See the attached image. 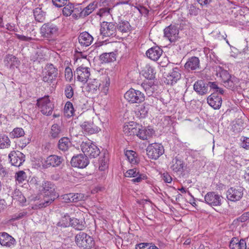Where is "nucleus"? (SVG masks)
I'll return each mask as SVG.
<instances>
[{
	"label": "nucleus",
	"instance_id": "obj_1",
	"mask_svg": "<svg viewBox=\"0 0 249 249\" xmlns=\"http://www.w3.org/2000/svg\"><path fill=\"white\" fill-rule=\"evenodd\" d=\"M102 83L96 79H89L87 86V91L92 93H96L101 90L106 95L107 93L110 83V78L108 75L102 77Z\"/></svg>",
	"mask_w": 249,
	"mask_h": 249
},
{
	"label": "nucleus",
	"instance_id": "obj_2",
	"mask_svg": "<svg viewBox=\"0 0 249 249\" xmlns=\"http://www.w3.org/2000/svg\"><path fill=\"white\" fill-rule=\"evenodd\" d=\"M43 191L45 193H49V196H44L38 204L39 208H45L50 205L57 197L54 192V185L50 181H45L42 184Z\"/></svg>",
	"mask_w": 249,
	"mask_h": 249
},
{
	"label": "nucleus",
	"instance_id": "obj_3",
	"mask_svg": "<svg viewBox=\"0 0 249 249\" xmlns=\"http://www.w3.org/2000/svg\"><path fill=\"white\" fill-rule=\"evenodd\" d=\"M58 27L50 22L44 23L41 27L40 34L44 38L48 40H54L58 34Z\"/></svg>",
	"mask_w": 249,
	"mask_h": 249
},
{
	"label": "nucleus",
	"instance_id": "obj_4",
	"mask_svg": "<svg viewBox=\"0 0 249 249\" xmlns=\"http://www.w3.org/2000/svg\"><path fill=\"white\" fill-rule=\"evenodd\" d=\"M76 245L84 249H90L94 245L93 239L84 232H80L75 237Z\"/></svg>",
	"mask_w": 249,
	"mask_h": 249
},
{
	"label": "nucleus",
	"instance_id": "obj_5",
	"mask_svg": "<svg viewBox=\"0 0 249 249\" xmlns=\"http://www.w3.org/2000/svg\"><path fill=\"white\" fill-rule=\"evenodd\" d=\"M81 149L84 155L90 158H95L100 153L99 148L90 142H82L81 144Z\"/></svg>",
	"mask_w": 249,
	"mask_h": 249
},
{
	"label": "nucleus",
	"instance_id": "obj_6",
	"mask_svg": "<svg viewBox=\"0 0 249 249\" xmlns=\"http://www.w3.org/2000/svg\"><path fill=\"white\" fill-rule=\"evenodd\" d=\"M36 105L42 113L47 116L52 114L54 108L53 105L51 102L49 96H45L38 99Z\"/></svg>",
	"mask_w": 249,
	"mask_h": 249
},
{
	"label": "nucleus",
	"instance_id": "obj_7",
	"mask_svg": "<svg viewBox=\"0 0 249 249\" xmlns=\"http://www.w3.org/2000/svg\"><path fill=\"white\" fill-rule=\"evenodd\" d=\"M124 98L131 103H141L145 100L144 94L139 90L130 89L124 95Z\"/></svg>",
	"mask_w": 249,
	"mask_h": 249
},
{
	"label": "nucleus",
	"instance_id": "obj_8",
	"mask_svg": "<svg viewBox=\"0 0 249 249\" xmlns=\"http://www.w3.org/2000/svg\"><path fill=\"white\" fill-rule=\"evenodd\" d=\"M58 75L57 69L53 64H48L43 72L42 80L51 84L54 81Z\"/></svg>",
	"mask_w": 249,
	"mask_h": 249
},
{
	"label": "nucleus",
	"instance_id": "obj_9",
	"mask_svg": "<svg viewBox=\"0 0 249 249\" xmlns=\"http://www.w3.org/2000/svg\"><path fill=\"white\" fill-rule=\"evenodd\" d=\"M146 151L148 157L155 160L164 153V150L161 144L153 143L147 146Z\"/></svg>",
	"mask_w": 249,
	"mask_h": 249
},
{
	"label": "nucleus",
	"instance_id": "obj_10",
	"mask_svg": "<svg viewBox=\"0 0 249 249\" xmlns=\"http://www.w3.org/2000/svg\"><path fill=\"white\" fill-rule=\"evenodd\" d=\"M244 188L241 186L230 188L227 191V198L231 201H237L243 197Z\"/></svg>",
	"mask_w": 249,
	"mask_h": 249
},
{
	"label": "nucleus",
	"instance_id": "obj_11",
	"mask_svg": "<svg viewBox=\"0 0 249 249\" xmlns=\"http://www.w3.org/2000/svg\"><path fill=\"white\" fill-rule=\"evenodd\" d=\"M100 31L103 36H113L116 35V26L113 22L104 21L101 23Z\"/></svg>",
	"mask_w": 249,
	"mask_h": 249
},
{
	"label": "nucleus",
	"instance_id": "obj_12",
	"mask_svg": "<svg viewBox=\"0 0 249 249\" xmlns=\"http://www.w3.org/2000/svg\"><path fill=\"white\" fill-rule=\"evenodd\" d=\"M205 202L212 207L220 206L222 204V197L214 192H210L204 197Z\"/></svg>",
	"mask_w": 249,
	"mask_h": 249
},
{
	"label": "nucleus",
	"instance_id": "obj_13",
	"mask_svg": "<svg viewBox=\"0 0 249 249\" xmlns=\"http://www.w3.org/2000/svg\"><path fill=\"white\" fill-rule=\"evenodd\" d=\"M72 166L79 168L86 167L89 163L88 158L84 154H79L73 156L71 161Z\"/></svg>",
	"mask_w": 249,
	"mask_h": 249
},
{
	"label": "nucleus",
	"instance_id": "obj_14",
	"mask_svg": "<svg viewBox=\"0 0 249 249\" xmlns=\"http://www.w3.org/2000/svg\"><path fill=\"white\" fill-rule=\"evenodd\" d=\"M154 133V130L150 126L146 127L142 125H137V133L136 135L142 140H147L151 137Z\"/></svg>",
	"mask_w": 249,
	"mask_h": 249
},
{
	"label": "nucleus",
	"instance_id": "obj_15",
	"mask_svg": "<svg viewBox=\"0 0 249 249\" xmlns=\"http://www.w3.org/2000/svg\"><path fill=\"white\" fill-rule=\"evenodd\" d=\"M9 158L12 165L16 167H19L25 161V155L18 151H12L9 154Z\"/></svg>",
	"mask_w": 249,
	"mask_h": 249
},
{
	"label": "nucleus",
	"instance_id": "obj_16",
	"mask_svg": "<svg viewBox=\"0 0 249 249\" xmlns=\"http://www.w3.org/2000/svg\"><path fill=\"white\" fill-rule=\"evenodd\" d=\"M125 177L131 178L136 177L131 180L132 182H140L142 180L146 179L147 178L146 175L144 174H140L139 170L137 168H133L127 170L124 174Z\"/></svg>",
	"mask_w": 249,
	"mask_h": 249
},
{
	"label": "nucleus",
	"instance_id": "obj_17",
	"mask_svg": "<svg viewBox=\"0 0 249 249\" xmlns=\"http://www.w3.org/2000/svg\"><path fill=\"white\" fill-rule=\"evenodd\" d=\"M16 243L15 239L6 232H0V244L4 247L12 248Z\"/></svg>",
	"mask_w": 249,
	"mask_h": 249
},
{
	"label": "nucleus",
	"instance_id": "obj_18",
	"mask_svg": "<svg viewBox=\"0 0 249 249\" xmlns=\"http://www.w3.org/2000/svg\"><path fill=\"white\" fill-rule=\"evenodd\" d=\"M179 31L178 28L171 25L164 30V36L167 37L171 42L175 41L178 37Z\"/></svg>",
	"mask_w": 249,
	"mask_h": 249
},
{
	"label": "nucleus",
	"instance_id": "obj_19",
	"mask_svg": "<svg viewBox=\"0 0 249 249\" xmlns=\"http://www.w3.org/2000/svg\"><path fill=\"white\" fill-rule=\"evenodd\" d=\"M63 161V158L61 156L55 155H50L47 158L43 165L46 167H57L60 166Z\"/></svg>",
	"mask_w": 249,
	"mask_h": 249
},
{
	"label": "nucleus",
	"instance_id": "obj_20",
	"mask_svg": "<svg viewBox=\"0 0 249 249\" xmlns=\"http://www.w3.org/2000/svg\"><path fill=\"white\" fill-rule=\"evenodd\" d=\"M89 70V68L83 66H80L77 68L76 73L77 79L83 83L87 82L90 75Z\"/></svg>",
	"mask_w": 249,
	"mask_h": 249
},
{
	"label": "nucleus",
	"instance_id": "obj_21",
	"mask_svg": "<svg viewBox=\"0 0 249 249\" xmlns=\"http://www.w3.org/2000/svg\"><path fill=\"white\" fill-rule=\"evenodd\" d=\"M78 40L81 47H87L92 43L93 37L88 32H84L79 35Z\"/></svg>",
	"mask_w": 249,
	"mask_h": 249
},
{
	"label": "nucleus",
	"instance_id": "obj_22",
	"mask_svg": "<svg viewBox=\"0 0 249 249\" xmlns=\"http://www.w3.org/2000/svg\"><path fill=\"white\" fill-rule=\"evenodd\" d=\"M180 77V70L179 68L176 67L173 68L172 71L167 75L165 82L168 85H173L179 80Z\"/></svg>",
	"mask_w": 249,
	"mask_h": 249
},
{
	"label": "nucleus",
	"instance_id": "obj_23",
	"mask_svg": "<svg viewBox=\"0 0 249 249\" xmlns=\"http://www.w3.org/2000/svg\"><path fill=\"white\" fill-rule=\"evenodd\" d=\"M184 163L182 160L177 157L173 159L170 168L178 174H182L184 171Z\"/></svg>",
	"mask_w": 249,
	"mask_h": 249
},
{
	"label": "nucleus",
	"instance_id": "obj_24",
	"mask_svg": "<svg viewBox=\"0 0 249 249\" xmlns=\"http://www.w3.org/2000/svg\"><path fill=\"white\" fill-rule=\"evenodd\" d=\"M222 98L216 95V93H213L207 98L208 104L214 109H219L222 104Z\"/></svg>",
	"mask_w": 249,
	"mask_h": 249
},
{
	"label": "nucleus",
	"instance_id": "obj_25",
	"mask_svg": "<svg viewBox=\"0 0 249 249\" xmlns=\"http://www.w3.org/2000/svg\"><path fill=\"white\" fill-rule=\"evenodd\" d=\"M162 50L159 47L156 46L148 49L146 52V55L150 59L157 61L162 53Z\"/></svg>",
	"mask_w": 249,
	"mask_h": 249
},
{
	"label": "nucleus",
	"instance_id": "obj_26",
	"mask_svg": "<svg viewBox=\"0 0 249 249\" xmlns=\"http://www.w3.org/2000/svg\"><path fill=\"white\" fill-rule=\"evenodd\" d=\"M199 59L196 56L190 58L185 64L184 68L188 71L196 70L199 68Z\"/></svg>",
	"mask_w": 249,
	"mask_h": 249
},
{
	"label": "nucleus",
	"instance_id": "obj_27",
	"mask_svg": "<svg viewBox=\"0 0 249 249\" xmlns=\"http://www.w3.org/2000/svg\"><path fill=\"white\" fill-rule=\"evenodd\" d=\"M194 89L195 91L201 95L207 94L208 91L207 83L202 80L196 82L194 85Z\"/></svg>",
	"mask_w": 249,
	"mask_h": 249
},
{
	"label": "nucleus",
	"instance_id": "obj_28",
	"mask_svg": "<svg viewBox=\"0 0 249 249\" xmlns=\"http://www.w3.org/2000/svg\"><path fill=\"white\" fill-rule=\"evenodd\" d=\"M82 129L89 134L96 133L100 130V128L95 125L92 122H84L82 125Z\"/></svg>",
	"mask_w": 249,
	"mask_h": 249
},
{
	"label": "nucleus",
	"instance_id": "obj_29",
	"mask_svg": "<svg viewBox=\"0 0 249 249\" xmlns=\"http://www.w3.org/2000/svg\"><path fill=\"white\" fill-rule=\"evenodd\" d=\"M4 63L7 66L13 68L15 67L17 68L19 65L20 61L15 56L12 54H8L4 58Z\"/></svg>",
	"mask_w": 249,
	"mask_h": 249
},
{
	"label": "nucleus",
	"instance_id": "obj_30",
	"mask_svg": "<svg viewBox=\"0 0 249 249\" xmlns=\"http://www.w3.org/2000/svg\"><path fill=\"white\" fill-rule=\"evenodd\" d=\"M71 143L67 137H63L61 138L58 142V148L62 151L65 152L71 147Z\"/></svg>",
	"mask_w": 249,
	"mask_h": 249
},
{
	"label": "nucleus",
	"instance_id": "obj_31",
	"mask_svg": "<svg viewBox=\"0 0 249 249\" xmlns=\"http://www.w3.org/2000/svg\"><path fill=\"white\" fill-rule=\"evenodd\" d=\"M97 7V3L95 2L89 3L84 8L79 14V17L84 18L91 14Z\"/></svg>",
	"mask_w": 249,
	"mask_h": 249
},
{
	"label": "nucleus",
	"instance_id": "obj_32",
	"mask_svg": "<svg viewBox=\"0 0 249 249\" xmlns=\"http://www.w3.org/2000/svg\"><path fill=\"white\" fill-rule=\"evenodd\" d=\"M100 59L104 63L113 62L116 60V54L113 52L103 53L100 56Z\"/></svg>",
	"mask_w": 249,
	"mask_h": 249
},
{
	"label": "nucleus",
	"instance_id": "obj_33",
	"mask_svg": "<svg viewBox=\"0 0 249 249\" xmlns=\"http://www.w3.org/2000/svg\"><path fill=\"white\" fill-rule=\"evenodd\" d=\"M239 82V79L237 78L232 76L230 79L225 82L223 84L227 88L234 89L237 87Z\"/></svg>",
	"mask_w": 249,
	"mask_h": 249
},
{
	"label": "nucleus",
	"instance_id": "obj_34",
	"mask_svg": "<svg viewBox=\"0 0 249 249\" xmlns=\"http://www.w3.org/2000/svg\"><path fill=\"white\" fill-rule=\"evenodd\" d=\"M131 26L128 21L126 20H122L119 22L116 26L117 29L120 32L123 33H127L131 30Z\"/></svg>",
	"mask_w": 249,
	"mask_h": 249
},
{
	"label": "nucleus",
	"instance_id": "obj_35",
	"mask_svg": "<svg viewBox=\"0 0 249 249\" xmlns=\"http://www.w3.org/2000/svg\"><path fill=\"white\" fill-rule=\"evenodd\" d=\"M35 20L39 22H43L45 18V13L41 8H36L34 10Z\"/></svg>",
	"mask_w": 249,
	"mask_h": 249
},
{
	"label": "nucleus",
	"instance_id": "obj_36",
	"mask_svg": "<svg viewBox=\"0 0 249 249\" xmlns=\"http://www.w3.org/2000/svg\"><path fill=\"white\" fill-rule=\"evenodd\" d=\"M46 55L42 50H38L31 56V60L33 61L41 62L46 59Z\"/></svg>",
	"mask_w": 249,
	"mask_h": 249
},
{
	"label": "nucleus",
	"instance_id": "obj_37",
	"mask_svg": "<svg viewBox=\"0 0 249 249\" xmlns=\"http://www.w3.org/2000/svg\"><path fill=\"white\" fill-rule=\"evenodd\" d=\"M11 145L9 137L5 135H0V149L8 148Z\"/></svg>",
	"mask_w": 249,
	"mask_h": 249
},
{
	"label": "nucleus",
	"instance_id": "obj_38",
	"mask_svg": "<svg viewBox=\"0 0 249 249\" xmlns=\"http://www.w3.org/2000/svg\"><path fill=\"white\" fill-rule=\"evenodd\" d=\"M61 132L62 129L60 125L57 124H54L52 126L50 134L53 138L59 137Z\"/></svg>",
	"mask_w": 249,
	"mask_h": 249
},
{
	"label": "nucleus",
	"instance_id": "obj_39",
	"mask_svg": "<svg viewBox=\"0 0 249 249\" xmlns=\"http://www.w3.org/2000/svg\"><path fill=\"white\" fill-rule=\"evenodd\" d=\"M70 225L77 230L81 231L85 228V225L82 221L77 218H72L70 221Z\"/></svg>",
	"mask_w": 249,
	"mask_h": 249
},
{
	"label": "nucleus",
	"instance_id": "obj_40",
	"mask_svg": "<svg viewBox=\"0 0 249 249\" xmlns=\"http://www.w3.org/2000/svg\"><path fill=\"white\" fill-rule=\"evenodd\" d=\"M125 155L130 163L135 164L137 163V154L135 151L127 150L126 151Z\"/></svg>",
	"mask_w": 249,
	"mask_h": 249
},
{
	"label": "nucleus",
	"instance_id": "obj_41",
	"mask_svg": "<svg viewBox=\"0 0 249 249\" xmlns=\"http://www.w3.org/2000/svg\"><path fill=\"white\" fill-rule=\"evenodd\" d=\"M142 86L148 96L152 95L154 89L153 83L152 82H144L142 84Z\"/></svg>",
	"mask_w": 249,
	"mask_h": 249
},
{
	"label": "nucleus",
	"instance_id": "obj_42",
	"mask_svg": "<svg viewBox=\"0 0 249 249\" xmlns=\"http://www.w3.org/2000/svg\"><path fill=\"white\" fill-rule=\"evenodd\" d=\"M142 86L148 96L152 95L154 89L153 83L152 82H144L142 84Z\"/></svg>",
	"mask_w": 249,
	"mask_h": 249
},
{
	"label": "nucleus",
	"instance_id": "obj_43",
	"mask_svg": "<svg viewBox=\"0 0 249 249\" xmlns=\"http://www.w3.org/2000/svg\"><path fill=\"white\" fill-rule=\"evenodd\" d=\"M137 124L135 127L131 125H125L123 127L124 133L127 135H136L137 133Z\"/></svg>",
	"mask_w": 249,
	"mask_h": 249
},
{
	"label": "nucleus",
	"instance_id": "obj_44",
	"mask_svg": "<svg viewBox=\"0 0 249 249\" xmlns=\"http://www.w3.org/2000/svg\"><path fill=\"white\" fill-rule=\"evenodd\" d=\"M143 75L147 79H153L155 78L153 68L149 66H146L144 70Z\"/></svg>",
	"mask_w": 249,
	"mask_h": 249
},
{
	"label": "nucleus",
	"instance_id": "obj_45",
	"mask_svg": "<svg viewBox=\"0 0 249 249\" xmlns=\"http://www.w3.org/2000/svg\"><path fill=\"white\" fill-rule=\"evenodd\" d=\"M65 6L63 9V14L67 17L71 16L73 12H74L76 9H75L74 5L72 3H69L65 5Z\"/></svg>",
	"mask_w": 249,
	"mask_h": 249
},
{
	"label": "nucleus",
	"instance_id": "obj_46",
	"mask_svg": "<svg viewBox=\"0 0 249 249\" xmlns=\"http://www.w3.org/2000/svg\"><path fill=\"white\" fill-rule=\"evenodd\" d=\"M10 134L12 138H16L23 136L25 133L22 128L17 127L14 129Z\"/></svg>",
	"mask_w": 249,
	"mask_h": 249
},
{
	"label": "nucleus",
	"instance_id": "obj_47",
	"mask_svg": "<svg viewBox=\"0 0 249 249\" xmlns=\"http://www.w3.org/2000/svg\"><path fill=\"white\" fill-rule=\"evenodd\" d=\"M27 175L26 173L23 171H19L15 174L16 180L18 183H22L26 179Z\"/></svg>",
	"mask_w": 249,
	"mask_h": 249
},
{
	"label": "nucleus",
	"instance_id": "obj_48",
	"mask_svg": "<svg viewBox=\"0 0 249 249\" xmlns=\"http://www.w3.org/2000/svg\"><path fill=\"white\" fill-rule=\"evenodd\" d=\"M64 112L68 116H72L74 114V108L71 103L67 102L64 107Z\"/></svg>",
	"mask_w": 249,
	"mask_h": 249
},
{
	"label": "nucleus",
	"instance_id": "obj_49",
	"mask_svg": "<svg viewBox=\"0 0 249 249\" xmlns=\"http://www.w3.org/2000/svg\"><path fill=\"white\" fill-rule=\"evenodd\" d=\"M12 197L14 199L16 200L20 203H23L26 201L25 197L19 190H15L13 194Z\"/></svg>",
	"mask_w": 249,
	"mask_h": 249
},
{
	"label": "nucleus",
	"instance_id": "obj_50",
	"mask_svg": "<svg viewBox=\"0 0 249 249\" xmlns=\"http://www.w3.org/2000/svg\"><path fill=\"white\" fill-rule=\"evenodd\" d=\"M71 219L68 214H66L62 218L61 221L58 223L57 225L64 227L69 226L71 224L70 221Z\"/></svg>",
	"mask_w": 249,
	"mask_h": 249
},
{
	"label": "nucleus",
	"instance_id": "obj_51",
	"mask_svg": "<svg viewBox=\"0 0 249 249\" xmlns=\"http://www.w3.org/2000/svg\"><path fill=\"white\" fill-rule=\"evenodd\" d=\"M65 94L67 98L70 99L73 95V90L71 85L68 84L65 88Z\"/></svg>",
	"mask_w": 249,
	"mask_h": 249
},
{
	"label": "nucleus",
	"instance_id": "obj_52",
	"mask_svg": "<svg viewBox=\"0 0 249 249\" xmlns=\"http://www.w3.org/2000/svg\"><path fill=\"white\" fill-rule=\"evenodd\" d=\"M219 74L223 83L230 79L231 77L232 76L229 74L227 71L224 70H221Z\"/></svg>",
	"mask_w": 249,
	"mask_h": 249
},
{
	"label": "nucleus",
	"instance_id": "obj_53",
	"mask_svg": "<svg viewBox=\"0 0 249 249\" xmlns=\"http://www.w3.org/2000/svg\"><path fill=\"white\" fill-rule=\"evenodd\" d=\"M73 197L71 199L72 202H76L79 201L83 200L85 198V195L83 194L76 193L73 194Z\"/></svg>",
	"mask_w": 249,
	"mask_h": 249
},
{
	"label": "nucleus",
	"instance_id": "obj_54",
	"mask_svg": "<svg viewBox=\"0 0 249 249\" xmlns=\"http://www.w3.org/2000/svg\"><path fill=\"white\" fill-rule=\"evenodd\" d=\"M54 5L57 7H61L67 3L68 0H52Z\"/></svg>",
	"mask_w": 249,
	"mask_h": 249
},
{
	"label": "nucleus",
	"instance_id": "obj_55",
	"mask_svg": "<svg viewBox=\"0 0 249 249\" xmlns=\"http://www.w3.org/2000/svg\"><path fill=\"white\" fill-rule=\"evenodd\" d=\"M239 240L237 238H233L231 241L229 247L231 249H238Z\"/></svg>",
	"mask_w": 249,
	"mask_h": 249
},
{
	"label": "nucleus",
	"instance_id": "obj_56",
	"mask_svg": "<svg viewBox=\"0 0 249 249\" xmlns=\"http://www.w3.org/2000/svg\"><path fill=\"white\" fill-rule=\"evenodd\" d=\"M27 214L26 212H21L19 213H16L12 215L11 220L13 221L17 220L23 218L25 215Z\"/></svg>",
	"mask_w": 249,
	"mask_h": 249
},
{
	"label": "nucleus",
	"instance_id": "obj_57",
	"mask_svg": "<svg viewBox=\"0 0 249 249\" xmlns=\"http://www.w3.org/2000/svg\"><path fill=\"white\" fill-rule=\"evenodd\" d=\"M147 114V110L143 106L141 107L138 110V115H139L141 118H144Z\"/></svg>",
	"mask_w": 249,
	"mask_h": 249
},
{
	"label": "nucleus",
	"instance_id": "obj_58",
	"mask_svg": "<svg viewBox=\"0 0 249 249\" xmlns=\"http://www.w3.org/2000/svg\"><path fill=\"white\" fill-rule=\"evenodd\" d=\"M241 146L246 149H249V138L244 137L242 140Z\"/></svg>",
	"mask_w": 249,
	"mask_h": 249
},
{
	"label": "nucleus",
	"instance_id": "obj_59",
	"mask_svg": "<svg viewBox=\"0 0 249 249\" xmlns=\"http://www.w3.org/2000/svg\"><path fill=\"white\" fill-rule=\"evenodd\" d=\"M15 36L19 40L24 41H30L32 40V38L31 37L25 36L24 35H21L18 34H16Z\"/></svg>",
	"mask_w": 249,
	"mask_h": 249
},
{
	"label": "nucleus",
	"instance_id": "obj_60",
	"mask_svg": "<svg viewBox=\"0 0 249 249\" xmlns=\"http://www.w3.org/2000/svg\"><path fill=\"white\" fill-rule=\"evenodd\" d=\"M104 160L102 159L100 160L101 165L99 166V169L100 170H104L107 167V159L106 157H104Z\"/></svg>",
	"mask_w": 249,
	"mask_h": 249
},
{
	"label": "nucleus",
	"instance_id": "obj_61",
	"mask_svg": "<svg viewBox=\"0 0 249 249\" xmlns=\"http://www.w3.org/2000/svg\"><path fill=\"white\" fill-rule=\"evenodd\" d=\"M207 85L208 89L210 87L211 89L213 90L215 92L218 89V86L216 82H208L207 83Z\"/></svg>",
	"mask_w": 249,
	"mask_h": 249
},
{
	"label": "nucleus",
	"instance_id": "obj_62",
	"mask_svg": "<svg viewBox=\"0 0 249 249\" xmlns=\"http://www.w3.org/2000/svg\"><path fill=\"white\" fill-rule=\"evenodd\" d=\"M6 29L10 31L17 32L18 29L15 27V25L13 23H7L6 24Z\"/></svg>",
	"mask_w": 249,
	"mask_h": 249
},
{
	"label": "nucleus",
	"instance_id": "obj_63",
	"mask_svg": "<svg viewBox=\"0 0 249 249\" xmlns=\"http://www.w3.org/2000/svg\"><path fill=\"white\" fill-rule=\"evenodd\" d=\"M162 179L166 183H171L172 180L171 177L167 173L162 175Z\"/></svg>",
	"mask_w": 249,
	"mask_h": 249
},
{
	"label": "nucleus",
	"instance_id": "obj_64",
	"mask_svg": "<svg viewBox=\"0 0 249 249\" xmlns=\"http://www.w3.org/2000/svg\"><path fill=\"white\" fill-rule=\"evenodd\" d=\"M238 246V249H246L247 245L245 240L242 239L239 241Z\"/></svg>",
	"mask_w": 249,
	"mask_h": 249
}]
</instances>
